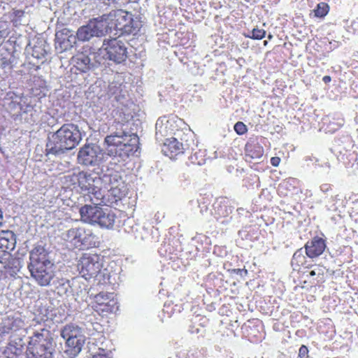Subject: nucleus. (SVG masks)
I'll return each mask as SVG.
<instances>
[{"label":"nucleus","instance_id":"nucleus-21","mask_svg":"<svg viewBox=\"0 0 358 358\" xmlns=\"http://www.w3.org/2000/svg\"><path fill=\"white\" fill-rule=\"evenodd\" d=\"M76 34L78 40L81 41H89L92 37L96 36L90 22L87 24L80 27L78 29Z\"/></svg>","mask_w":358,"mask_h":358},{"label":"nucleus","instance_id":"nucleus-31","mask_svg":"<svg viewBox=\"0 0 358 358\" xmlns=\"http://www.w3.org/2000/svg\"><path fill=\"white\" fill-rule=\"evenodd\" d=\"M265 31L263 29H254L252 31V36L250 38L254 39H262L265 36ZM248 37H250V36L248 35Z\"/></svg>","mask_w":358,"mask_h":358},{"label":"nucleus","instance_id":"nucleus-15","mask_svg":"<svg viewBox=\"0 0 358 358\" xmlns=\"http://www.w3.org/2000/svg\"><path fill=\"white\" fill-rule=\"evenodd\" d=\"M102 210L98 206L85 205L80 209L81 219L87 223L96 224L102 215Z\"/></svg>","mask_w":358,"mask_h":358},{"label":"nucleus","instance_id":"nucleus-33","mask_svg":"<svg viewBox=\"0 0 358 358\" xmlns=\"http://www.w3.org/2000/svg\"><path fill=\"white\" fill-rule=\"evenodd\" d=\"M308 349L305 345H302L299 350L297 358H308Z\"/></svg>","mask_w":358,"mask_h":358},{"label":"nucleus","instance_id":"nucleus-1","mask_svg":"<svg viewBox=\"0 0 358 358\" xmlns=\"http://www.w3.org/2000/svg\"><path fill=\"white\" fill-rule=\"evenodd\" d=\"M29 269L41 286L49 285L55 275L56 266L43 246L36 245L30 252Z\"/></svg>","mask_w":358,"mask_h":358},{"label":"nucleus","instance_id":"nucleus-26","mask_svg":"<svg viewBox=\"0 0 358 358\" xmlns=\"http://www.w3.org/2000/svg\"><path fill=\"white\" fill-rule=\"evenodd\" d=\"M24 343L21 338H17L14 341H11L9 343L8 349L15 355H18L22 353L23 350Z\"/></svg>","mask_w":358,"mask_h":358},{"label":"nucleus","instance_id":"nucleus-29","mask_svg":"<svg viewBox=\"0 0 358 358\" xmlns=\"http://www.w3.org/2000/svg\"><path fill=\"white\" fill-rule=\"evenodd\" d=\"M248 151V155H249L252 159H260L264 154L263 147L258 144L250 146Z\"/></svg>","mask_w":358,"mask_h":358},{"label":"nucleus","instance_id":"nucleus-20","mask_svg":"<svg viewBox=\"0 0 358 358\" xmlns=\"http://www.w3.org/2000/svg\"><path fill=\"white\" fill-rule=\"evenodd\" d=\"M85 229L83 228H73L68 230L64 234V239L69 241H75L74 244L78 243H83L85 241V238L83 237Z\"/></svg>","mask_w":358,"mask_h":358},{"label":"nucleus","instance_id":"nucleus-23","mask_svg":"<svg viewBox=\"0 0 358 358\" xmlns=\"http://www.w3.org/2000/svg\"><path fill=\"white\" fill-rule=\"evenodd\" d=\"M306 262V257L303 254L302 249L296 250L292 258L291 265L294 270H299L301 266H304Z\"/></svg>","mask_w":358,"mask_h":358},{"label":"nucleus","instance_id":"nucleus-40","mask_svg":"<svg viewBox=\"0 0 358 358\" xmlns=\"http://www.w3.org/2000/svg\"><path fill=\"white\" fill-rule=\"evenodd\" d=\"M124 95H122V96L115 95V99H116L117 101H121V99L122 98H124Z\"/></svg>","mask_w":358,"mask_h":358},{"label":"nucleus","instance_id":"nucleus-9","mask_svg":"<svg viewBox=\"0 0 358 358\" xmlns=\"http://www.w3.org/2000/svg\"><path fill=\"white\" fill-rule=\"evenodd\" d=\"M101 264L96 255L85 254L80 259L78 268L86 280L95 277L101 271Z\"/></svg>","mask_w":358,"mask_h":358},{"label":"nucleus","instance_id":"nucleus-6","mask_svg":"<svg viewBox=\"0 0 358 358\" xmlns=\"http://www.w3.org/2000/svg\"><path fill=\"white\" fill-rule=\"evenodd\" d=\"M103 46L104 48L99 49V55L106 53L108 58L115 63L120 64L127 57V48L124 43L117 38H112L108 41L104 40Z\"/></svg>","mask_w":358,"mask_h":358},{"label":"nucleus","instance_id":"nucleus-25","mask_svg":"<svg viewBox=\"0 0 358 358\" xmlns=\"http://www.w3.org/2000/svg\"><path fill=\"white\" fill-rule=\"evenodd\" d=\"M94 189V190H92L90 193L92 195V196L90 197V200L95 204V206L105 203V196L103 194L99 185H98V187H95Z\"/></svg>","mask_w":358,"mask_h":358},{"label":"nucleus","instance_id":"nucleus-30","mask_svg":"<svg viewBox=\"0 0 358 358\" xmlns=\"http://www.w3.org/2000/svg\"><path fill=\"white\" fill-rule=\"evenodd\" d=\"M24 11L22 10H14L13 15V21L15 25L21 24L24 22L23 17H24Z\"/></svg>","mask_w":358,"mask_h":358},{"label":"nucleus","instance_id":"nucleus-24","mask_svg":"<svg viewBox=\"0 0 358 358\" xmlns=\"http://www.w3.org/2000/svg\"><path fill=\"white\" fill-rule=\"evenodd\" d=\"M156 134L166 136L169 134V121L166 117H160L157 120L156 124Z\"/></svg>","mask_w":358,"mask_h":358},{"label":"nucleus","instance_id":"nucleus-36","mask_svg":"<svg viewBox=\"0 0 358 358\" xmlns=\"http://www.w3.org/2000/svg\"><path fill=\"white\" fill-rule=\"evenodd\" d=\"M7 36H8L7 29L0 25V43H1L3 38H6Z\"/></svg>","mask_w":358,"mask_h":358},{"label":"nucleus","instance_id":"nucleus-5","mask_svg":"<svg viewBox=\"0 0 358 358\" xmlns=\"http://www.w3.org/2000/svg\"><path fill=\"white\" fill-rule=\"evenodd\" d=\"M61 336L66 340L65 352L71 357L77 356L85 343V336L81 328L73 324H66L62 329Z\"/></svg>","mask_w":358,"mask_h":358},{"label":"nucleus","instance_id":"nucleus-38","mask_svg":"<svg viewBox=\"0 0 358 358\" xmlns=\"http://www.w3.org/2000/svg\"><path fill=\"white\" fill-rule=\"evenodd\" d=\"M92 358H107V357L104 355L96 354V355H93V357Z\"/></svg>","mask_w":358,"mask_h":358},{"label":"nucleus","instance_id":"nucleus-12","mask_svg":"<svg viewBox=\"0 0 358 358\" xmlns=\"http://www.w3.org/2000/svg\"><path fill=\"white\" fill-rule=\"evenodd\" d=\"M92 28L96 37H101L107 34L113 28L112 22L108 14L91 20Z\"/></svg>","mask_w":358,"mask_h":358},{"label":"nucleus","instance_id":"nucleus-11","mask_svg":"<svg viewBox=\"0 0 358 358\" xmlns=\"http://www.w3.org/2000/svg\"><path fill=\"white\" fill-rule=\"evenodd\" d=\"M77 40V34L74 35L73 32L67 28L62 29L55 34L56 43L63 50L72 48L76 44Z\"/></svg>","mask_w":358,"mask_h":358},{"label":"nucleus","instance_id":"nucleus-42","mask_svg":"<svg viewBox=\"0 0 358 358\" xmlns=\"http://www.w3.org/2000/svg\"><path fill=\"white\" fill-rule=\"evenodd\" d=\"M112 87H113V86H112V85H110V92L112 91Z\"/></svg>","mask_w":358,"mask_h":358},{"label":"nucleus","instance_id":"nucleus-39","mask_svg":"<svg viewBox=\"0 0 358 358\" xmlns=\"http://www.w3.org/2000/svg\"><path fill=\"white\" fill-rule=\"evenodd\" d=\"M3 212H2L1 209H0V228L3 225Z\"/></svg>","mask_w":358,"mask_h":358},{"label":"nucleus","instance_id":"nucleus-22","mask_svg":"<svg viewBox=\"0 0 358 358\" xmlns=\"http://www.w3.org/2000/svg\"><path fill=\"white\" fill-rule=\"evenodd\" d=\"M115 217V215L113 212H106L102 210V215L99 218L96 224L101 227L110 229L114 226Z\"/></svg>","mask_w":358,"mask_h":358},{"label":"nucleus","instance_id":"nucleus-3","mask_svg":"<svg viewBox=\"0 0 358 358\" xmlns=\"http://www.w3.org/2000/svg\"><path fill=\"white\" fill-rule=\"evenodd\" d=\"M105 143L108 146L115 147V153L122 158L128 157L138 148V137L136 134L125 131H117L107 136Z\"/></svg>","mask_w":358,"mask_h":358},{"label":"nucleus","instance_id":"nucleus-8","mask_svg":"<svg viewBox=\"0 0 358 358\" xmlns=\"http://www.w3.org/2000/svg\"><path fill=\"white\" fill-rule=\"evenodd\" d=\"M15 235L12 231L6 230L0 232V263L4 268L9 265L10 252L15 248Z\"/></svg>","mask_w":358,"mask_h":358},{"label":"nucleus","instance_id":"nucleus-7","mask_svg":"<svg viewBox=\"0 0 358 358\" xmlns=\"http://www.w3.org/2000/svg\"><path fill=\"white\" fill-rule=\"evenodd\" d=\"M113 27L127 34L136 31L134 26L132 15L124 10H113L108 13Z\"/></svg>","mask_w":358,"mask_h":358},{"label":"nucleus","instance_id":"nucleus-18","mask_svg":"<svg viewBox=\"0 0 358 358\" xmlns=\"http://www.w3.org/2000/svg\"><path fill=\"white\" fill-rule=\"evenodd\" d=\"M184 149L183 144L175 138H167L164 143L163 151L164 152H170L171 154L176 155L182 153Z\"/></svg>","mask_w":358,"mask_h":358},{"label":"nucleus","instance_id":"nucleus-32","mask_svg":"<svg viewBox=\"0 0 358 358\" xmlns=\"http://www.w3.org/2000/svg\"><path fill=\"white\" fill-rule=\"evenodd\" d=\"M234 130L239 135L244 134L246 132V125L242 122H238L234 125Z\"/></svg>","mask_w":358,"mask_h":358},{"label":"nucleus","instance_id":"nucleus-17","mask_svg":"<svg viewBox=\"0 0 358 358\" xmlns=\"http://www.w3.org/2000/svg\"><path fill=\"white\" fill-rule=\"evenodd\" d=\"M248 337L251 342H258L263 337V326L259 320H248Z\"/></svg>","mask_w":358,"mask_h":358},{"label":"nucleus","instance_id":"nucleus-37","mask_svg":"<svg viewBox=\"0 0 358 358\" xmlns=\"http://www.w3.org/2000/svg\"><path fill=\"white\" fill-rule=\"evenodd\" d=\"M322 80L325 83H329L331 80V77L329 76H325L323 77Z\"/></svg>","mask_w":358,"mask_h":358},{"label":"nucleus","instance_id":"nucleus-10","mask_svg":"<svg viewBox=\"0 0 358 358\" xmlns=\"http://www.w3.org/2000/svg\"><path fill=\"white\" fill-rule=\"evenodd\" d=\"M101 149L96 143H87L83 146L78 154V160L81 164L89 166L95 165L99 161Z\"/></svg>","mask_w":358,"mask_h":358},{"label":"nucleus","instance_id":"nucleus-13","mask_svg":"<svg viewBox=\"0 0 358 358\" xmlns=\"http://www.w3.org/2000/svg\"><path fill=\"white\" fill-rule=\"evenodd\" d=\"M304 248L306 255L310 258H315L324 252L326 243L322 238L315 236L306 243Z\"/></svg>","mask_w":358,"mask_h":358},{"label":"nucleus","instance_id":"nucleus-34","mask_svg":"<svg viewBox=\"0 0 358 358\" xmlns=\"http://www.w3.org/2000/svg\"><path fill=\"white\" fill-rule=\"evenodd\" d=\"M316 275L317 276H322V277L324 275V268L322 266H317L315 270H313L310 272V276H314Z\"/></svg>","mask_w":358,"mask_h":358},{"label":"nucleus","instance_id":"nucleus-14","mask_svg":"<svg viewBox=\"0 0 358 358\" xmlns=\"http://www.w3.org/2000/svg\"><path fill=\"white\" fill-rule=\"evenodd\" d=\"M78 180L81 189L88 194L101 184V178L100 177L85 173H80Z\"/></svg>","mask_w":358,"mask_h":358},{"label":"nucleus","instance_id":"nucleus-19","mask_svg":"<svg viewBox=\"0 0 358 358\" xmlns=\"http://www.w3.org/2000/svg\"><path fill=\"white\" fill-rule=\"evenodd\" d=\"M96 302L101 305L105 306L107 311H113L114 306L116 305V301L113 299V294L101 292L95 296Z\"/></svg>","mask_w":358,"mask_h":358},{"label":"nucleus","instance_id":"nucleus-27","mask_svg":"<svg viewBox=\"0 0 358 358\" xmlns=\"http://www.w3.org/2000/svg\"><path fill=\"white\" fill-rule=\"evenodd\" d=\"M329 11V6L325 2L319 3L315 9L313 10L315 13V16L317 17H325Z\"/></svg>","mask_w":358,"mask_h":358},{"label":"nucleus","instance_id":"nucleus-4","mask_svg":"<svg viewBox=\"0 0 358 358\" xmlns=\"http://www.w3.org/2000/svg\"><path fill=\"white\" fill-rule=\"evenodd\" d=\"M52 338L48 330L42 329L31 337L27 346V358H52Z\"/></svg>","mask_w":358,"mask_h":358},{"label":"nucleus","instance_id":"nucleus-28","mask_svg":"<svg viewBox=\"0 0 358 358\" xmlns=\"http://www.w3.org/2000/svg\"><path fill=\"white\" fill-rule=\"evenodd\" d=\"M119 178L120 177L117 175H113L110 176L109 182L111 187L109 191L110 192L111 194H113L115 197L120 199L121 195L117 194V192L118 194H120V189L117 188Z\"/></svg>","mask_w":358,"mask_h":358},{"label":"nucleus","instance_id":"nucleus-16","mask_svg":"<svg viewBox=\"0 0 358 358\" xmlns=\"http://www.w3.org/2000/svg\"><path fill=\"white\" fill-rule=\"evenodd\" d=\"M99 57V52H93L90 55L80 54L77 56L76 64L83 71H86L92 68L96 67L97 64H101Z\"/></svg>","mask_w":358,"mask_h":358},{"label":"nucleus","instance_id":"nucleus-35","mask_svg":"<svg viewBox=\"0 0 358 358\" xmlns=\"http://www.w3.org/2000/svg\"><path fill=\"white\" fill-rule=\"evenodd\" d=\"M280 158L279 157H273L271 158V164L273 166L277 167L280 163Z\"/></svg>","mask_w":358,"mask_h":358},{"label":"nucleus","instance_id":"nucleus-2","mask_svg":"<svg viewBox=\"0 0 358 358\" xmlns=\"http://www.w3.org/2000/svg\"><path fill=\"white\" fill-rule=\"evenodd\" d=\"M47 147L50 153L57 155L74 148L82 140V134L78 125L64 124L48 137Z\"/></svg>","mask_w":358,"mask_h":358},{"label":"nucleus","instance_id":"nucleus-41","mask_svg":"<svg viewBox=\"0 0 358 358\" xmlns=\"http://www.w3.org/2000/svg\"><path fill=\"white\" fill-rule=\"evenodd\" d=\"M283 186H284V185H283V184H280V186H279V190H280V189H281L282 187H283Z\"/></svg>","mask_w":358,"mask_h":358}]
</instances>
